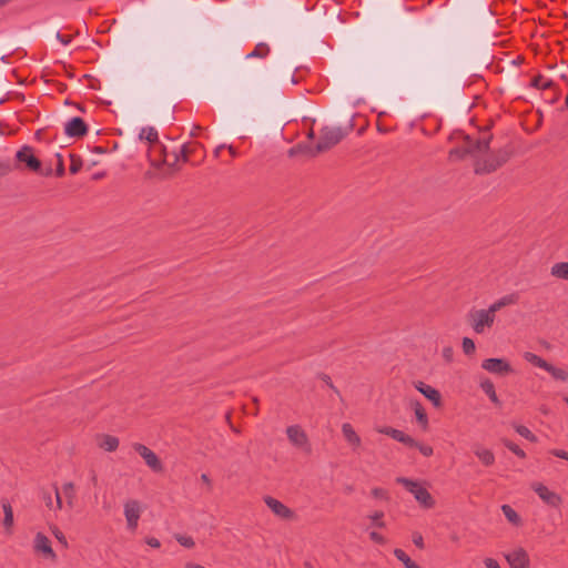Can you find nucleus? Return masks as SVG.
Here are the masks:
<instances>
[{
	"label": "nucleus",
	"mask_w": 568,
	"mask_h": 568,
	"mask_svg": "<svg viewBox=\"0 0 568 568\" xmlns=\"http://www.w3.org/2000/svg\"><path fill=\"white\" fill-rule=\"evenodd\" d=\"M398 484H402L418 501V504L425 508L430 509L435 506V499L430 493L422 486L418 481L412 480L406 477H398L396 479Z\"/></svg>",
	"instance_id": "5"
},
{
	"label": "nucleus",
	"mask_w": 568,
	"mask_h": 568,
	"mask_svg": "<svg viewBox=\"0 0 568 568\" xmlns=\"http://www.w3.org/2000/svg\"><path fill=\"white\" fill-rule=\"evenodd\" d=\"M16 160L23 169L39 173L43 176H50L52 174V168L48 166L45 170L42 169L41 161L36 156L33 148L30 145H23L17 153Z\"/></svg>",
	"instance_id": "3"
},
{
	"label": "nucleus",
	"mask_w": 568,
	"mask_h": 568,
	"mask_svg": "<svg viewBox=\"0 0 568 568\" xmlns=\"http://www.w3.org/2000/svg\"><path fill=\"white\" fill-rule=\"evenodd\" d=\"M484 564H485V567L486 568H501L498 564V561L494 558H486L484 560Z\"/></svg>",
	"instance_id": "50"
},
{
	"label": "nucleus",
	"mask_w": 568,
	"mask_h": 568,
	"mask_svg": "<svg viewBox=\"0 0 568 568\" xmlns=\"http://www.w3.org/2000/svg\"><path fill=\"white\" fill-rule=\"evenodd\" d=\"M227 150H229V152H230V154L232 156H236L237 155V152H236V150L234 149L233 145H229Z\"/></svg>",
	"instance_id": "58"
},
{
	"label": "nucleus",
	"mask_w": 568,
	"mask_h": 568,
	"mask_svg": "<svg viewBox=\"0 0 568 568\" xmlns=\"http://www.w3.org/2000/svg\"><path fill=\"white\" fill-rule=\"evenodd\" d=\"M318 376L329 388H332L336 394H339L338 389L334 386L331 377L327 374L321 373Z\"/></svg>",
	"instance_id": "45"
},
{
	"label": "nucleus",
	"mask_w": 568,
	"mask_h": 568,
	"mask_svg": "<svg viewBox=\"0 0 568 568\" xmlns=\"http://www.w3.org/2000/svg\"><path fill=\"white\" fill-rule=\"evenodd\" d=\"M52 534L54 535V537L57 538V540L64 547V548H68V541H67V538L64 536V534L57 527L54 526L52 529Z\"/></svg>",
	"instance_id": "41"
},
{
	"label": "nucleus",
	"mask_w": 568,
	"mask_h": 568,
	"mask_svg": "<svg viewBox=\"0 0 568 568\" xmlns=\"http://www.w3.org/2000/svg\"><path fill=\"white\" fill-rule=\"evenodd\" d=\"M139 138L140 140H146L150 144L164 150V146L159 141L158 131L153 126L142 128Z\"/></svg>",
	"instance_id": "19"
},
{
	"label": "nucleus",
	"mask_w": 568,
	"mask_h": 568,
	"mask_svg": "<svg viewBox=\"0 0 568 568\" xmlns=\"http://www.w3.org/2000/svg\"><path fill=\"white\" fill-rule=\"evenodd\" d=\"M514 428H515L516 433H518L520 436L528 439L529 442H531V443L537 442L536 435H534L528 427H526L524 425H514Z\"/></svg>",
	"instance_id": "37"
},
{
	"label": "nucleus",
	"mask_w": 568,
	"mask_h": 568,
	"mask_svg": "<svg viewBox=\"0 0 568 568\" xmlns=\"http://www.w3.org/2000/svg\"><path fill=\"white\" fill-rule=\"evenodd\" d=\"M43 500L45 501V505L51 508L52 507V498L49 493L43 494Z\"/></svg>",
	"instance_id": "53"
},
{
	"label": "nucleus",
	"mask_w": 568,
	"mask_h": 568,
	"mask_svg": "<svg viewBox=\"0 0 568 568\" xmlns=\"http://www.w3.org/2000/svg\"><path fill=\"white\" fill-rule=\"evenodd\" d=\"M394 556L403 562L405 568H422L415 561H413L409 556L400 548L394 549Z\"/></svg>",
	"instance_id": "28"
},
{
	"label": "nucleus",
	"mask_w": 568,
	"mask_h": 568,
	"mask_svg": "<svg viewBox=\"0 0 568 568\" xmlns=\"http://www.w3.org/2000/svg\"><path fill=\"white\" fill-rule=\"evenodd\" d=\"M549 454H551L555 457L568 460V452L564 449L554 448L549 450Z\"/></svg>",
	"instance_id": "46"
},
{
	"label": "nucleus",
	"mask_w": 568,
	"mask_h": 568,
	"mask_svg": "<svg viewBox=\"0 0 568 568\" xmlns=\"http://www.w3.org/2000/svg\"><path fill=\"white\" fill-rule=\"evenodd\" d=\"M518 302V295L513 293L503 296L501 298L497 300L495 303H493L488 310L496 316V312L500 311L503 307L508 305H514Z\"/></svg>",
	"instance_id": "20"
},
{
	"label": "nucleus",
	"mask_w": 568,
	"mask_h": 568,
	"mask_svg": "<svg viewBox=\"0 0 568 568\" xmlns=\"http://www.w3.org/2000/svg\"><path fill=\"white\" fill-rule=\"evenodd\" d=\"M342 433L345 439L353 446L358 447L361 445V437L354 430L353 426L349 423H344L342 425Z\"/></svg>",
	"instance_id": "24"
},
{
	"label": "nucleus",
	"mask_w": 568,
	"mask_h": 568,
	"mask_svg": "<svg viewBox=\"0 0 568 568\" xmlns=\"http://www.w3.org/2000/svg\"><path fill=\"white\" fill-rule=\"evenodd\" d=\"M480 136L473 138L471 135L464 136V145L466 149H469V154L486 152L489 149V143L493 139V134L489 132V129H485L480 131Z\"/></svg>",
	"instance_id": "7"
},
{
	"label": "nucleus",
	"mask_w": 568,
	"mask_h": 568,
	"mask_svg": "<svg viewBox=\"0 0 568 568\" xmlns=\"http://www.w3.org/2000/svg\"><path fill=\"white\" fill-rule=\"evenodd\" d=\"M550 275L559 280L568 281V262L555 263L550 268Z\"/></svg>",
	"instance_id": "25"
},
{
	"label": "nucleus",
	"mask_w": 568,
	"mask_h": 568,
	"mask_svg": "<svg viewBox=\"0 0 568 568\" xmlns=\"http://www.w3.org/2000/svg\"><path fill=\"white\" fill-rule=\"evenodd\" d=\"M481 367L496 375L506 376L514 372L511 365L504 358H487L481 363Z\"/></svg>",
	"instance_id": "12"
},
{
	"label": "nucleus",
	"mask_w": 568,
	"mask_h": 568,
	"mask_svg": "<svg viewBox=\"0 0 568 568\" xmlns=\"http://www.w3.org/2000/svg\"><path fill=\"white\" fill-rule=\"evenodd\" d=\"M88 125L80 116L72 118L65 123L64 133L70 138H82L88 133Z\"/></svg>",
	"instance_id": "13"
},
{
	"label": "nucleus",
	"mask_w": 568,
	"mask_h": 568,
	"mask_svg": "<svg viewBox=\"0 0 568 568\" xmlns=\"http://www.w3.org/2000/svg\"><path fill=\"white\" fill-rule=\"evenodd\" d=\"M142 513V507L139 500L129 499L124 503V516L126 519V525L130 530H135L138 528V523Z\"/></svg>",
	"instance_id": "10"
},
{
	"label": "nucleus",
	"mask_w": 568,
	"mask_h": 568,
	"mask_svg": "<svg viewBox=\"0 0 568 568\" xmlns=\"http://www.w3.org/2000/svg\"><path fill=\"white\" fill-rule=\"evenodd\" d=\"M565 104H566V108L568 109V93H567V97H566V100H565Z\"/></svg>",
	"instance_id": "64"
},
{
	"label": "nucleus",
	"mask_w": 568,
	"mask_h": 568,
	"mask_svg": "<svg viewBox=\"0 0 568 568\" xmlns=\"http://www.w3.org/2000/svg\"><path fill=\"white\" fill-rule=\"evenodd\" d=\"M119 444V438L113 435L102 434L98 436V446L105 452H115Z\"/></svg>",
	"instance_id": "18"
},
{
	"label": "nucleus",
	"mask_w": 568,
	"mask_h": 568,
	"mask_svg": "<svg viewBox=\"0 0 568 568\" xmlns=\"http://www.w3.org/2000/svg\"><path fill=\"white\" fill-rule=\"evenodd\" d=\"M531 489L539 496V498L548 506L558 508L562 499L560 495L550 490L547 486L541 483H532Z\"/></svg>",
	"instance_id": "9"
},
{
	"label": "nucleus",
	"mask_w": 568,
	"mask_h": 568,
	"mask_svg": "<svg viewBox=\"0 0 568 568\" xmlns=\"http://www.w3.org/2000/svg\"><path fill=\"white\" fill-rule=\"evenodd\" d=\"M474 454L486 467H489L495 463V455L490 449L484 448L481 446H476L474 449Z\"/></svg>",
	"instance_id": "21"
},
{
	"label": "nucleus",
	"mask_w": 568,
	"mask_h": 568,
	"mask_svg": "<svg viewBox=\"0 0 568 568\" xmlns=\"http://www.w3.org/2000/svg\"><path fill=\"white\" fill-rule=\"evenodd\" d=\"M372 495L375 498H381V499H387L388 498L387 490H385L383 488H379V487L373 488L372 489Z\"/></svg>",
	"instance_id": "44"
},
{
	"label": "nucleus",
	"mask_w": 568,
	"mask_h": 568,
	"mask_svg": "<svg viewBox=\"0 0 568 568\" xmlns=\"http://www.w3.org/2000/svg\"><path fill=\"white\" fill-rule=\"evenodd\" d=\"M201 480H202L204 484H206V485L211 488L212 483H211L210 477H209L206 474H202V475H201Z\"/></svg>",
	"instance_id": "54"
},
{
	"label": "nucleus",
	"mask_w": 568,
	"mask_h": 568,
	"mask_svg": "<svg viewBox=\"0 0 568 568\" xmlns=\"http://www.w3.org/2000/svg\"><path fill=\"white\" fill-rule=\"evenodd\" d=\"M558 100H559V93H558V92H555V95H551V100H550V102H551V103H554V102H556V101H558Z\"/></svg>",
	"instance_id": "60"
},
{
	"label": "nucleus",
	"mask_w": 568,
	"mask_h": 568,
	"mask_svg": "<svg viewBox=\"0 0 568 568\" xmlns=\"http://www.w3.org/2000/svg\"><path fill=\"white\" fill-rule=\"evenodd\" d=\"M264 503L272 510V513L281 519L284 520H294L296 518L295 511L288 508L278 499L266 496L264 497Z\"/></svg>",
	"instance_id": "11"
},
{
	"label": "nucleus",
	"mask_w": 568,
	"mask_h": 568,
	"mask_svg": "<svg viewBox=\"0 0 568 568\" xmlns=\"http://www.w3.org/2000/svg\"><path fill=\"white\" fill-rule=\"evenodd\" d=\"M201 130L202 128L200 125H194L193 130L191 131V135L196 136Z\"/></svg>",
	"instance_id": "56"
},
{
	"label": "nucleus",
	"mask_w": 568,
	"mask_h": 568,
	"mask_svg": "<svg viewBox=\"0 0 568 568\" xmlns=\"http://www.w3.org/2000/svg\"><path fill=\"white\" fill-rule=\"evenodd\" d=\"M11 169V164L8 161H0V178L7 175Z\"/></svg>",
	"instance_id": "47"
},
{
	"label": "nucleus",
	"mask_w": 568,
	"mask_h": 568,
	"mask_svg": "<svg viewBox=\"0 0 568 568\" xmlns=\"http://www.w3.org/2000/svg\"><path fill=\"white\" fill-rule=\"evenodd\" d=\"M468 154H469V149H466L465 146L454 148L449 151L448 158L452 161H457V160H463Z\"/></svg>",
	"instance_id": "35"
},
{
	"label": "nucleus",
	"mask_w": 568,
	"mask_h": 568,
	"mask_svg": "<svg viewBox=\"0 0 568 568\" xmlns=\"http://www.w3.org/2000/svg\"><path fill=\"white\" fill-rule=\"evenodd\" d=\"M413 542L419 549H424V547H425L424 538H423V536L420 534H414Z\"/></svg>",
	"instance_id": "48"
},
{
	"label": "nucleus",
	"mask_w": 568,
	"mask_h": 568,
	"mask_svg": "<svg viewBox=\"0 0 568 568\" xmlns=\"http://www.w3.org/2000/svg\"><path fill=\"white\" fill-rule=\"evenodd\" d=\"M352 129L353 124H349L345 130L341 126H324L315 146V154L325 152L338 144Z\"/></svg>",
	"instance_id": "2"
},
{
	"label": "nucleus",
	"mask_w": 568,
	"mask_h": 568,
	"mask_svg": "<svg viewBox=\"0 0 568 568\" xmlns=\"http://www.w3.org/2000/svg\"><path fill=\"white\" fill-rule=\"evenodd\" d=\"M480 388L496 406H501V402L499 400L495 390V385L490 379L486 378L481 381Z\"/></svg>",
	"instance_id": "23"
},
{
	"label": "nucleus",
	"mask_w": 568,
	"mask_h": 568,
	"mask_svg": "<svg viewBox=\"0 0 568 568\" xmlns=\"http://www.w3.org/2000/svg\"><path fill=\"white\" fill-rule=\"evenodd\" d=\"M270 53V47L264 43V42H261V43H257L254 48V50L252 52H250L246 58L247 59H251V58H265L267 57Z\"/></svg>",
	"instance_id": "31"
},
{
	"label": "nucleus",
	"mask_w": 568,
	"mask_h": 568,
	"mask_svg": "<svg viewBox=\"0 0 568 568\" xmlns=\"http://www.w3.org/2000/svg\"><path fill=\"white\" fill-rule=\"evenodd\" d=\"M501 511L504 516L507 518L509 523H511L515 526H519L521 524L520 516L517 514V511L509 505H503Z\"/></svg>",
	"instance_id": "27"
},
{
	"label": "nucleus",
	"mask_w": 568,
	"mask_h": 568,
	"mask_svg": "<svg viewBox=\"0 0 568 568\" xmlns=\"http://www.w3.org/2000/svg\"><path fill=\"white\" fill-rule=\"evenodd\" d=\"M412 408L420 427L426 430L428 428V416L425 408L418 400L412 402Z\"/></svg>",
	"instance_id": "22"
},
{
	"label": "nucleus",
	"mask_w": 568,
	"mask_h": 568,
	"mask_svg": "<svg viewBox=\"0 0 568 568\" xmlns=\"http://www.w3.org/2000/svg\"><path fill=\"white\" fill-rule=\"evenodd\" d=\"M133 449L144 459L148 467L154 473L163 471V464L158 457V455L150 449L148 446L135 443L133 444Z\"/></svg>",
	"instance_id": "8"
},
{
	"label": "nucleus",
	"mask_w": 568,
	"mask_h": 568,
	"mask_svg": "<svg viewBox=\"0 0 568 568\" xmlns=\"http://www.w3.org/2000/svg\"><path fill=\"white\" fill-rule=\"evenodd\" d=\"M305 568H313V566L311 565V562H305L304 564Z\"/></svg>",
	"instance_id": "62"
},
{
	"label": "nucleus",
	"mask_w": 568,
	"mask_h": 568,
	"mask_svg": "<svg viewBox=\"0 0 568 568\" xmlns=\"http://www.w3.org/2000/svg\"><path fill=\"white\" fill-rule=\"evenodd\" d=\"M462 346H463V351L466 355H471L475 353L476 346L471 338L464 337Z\"/></svg>",
	"instance_id": "40"
},
{
	"label": "nucleus",
	"mask_w": 568,
	"mask_h": 568,
	"mask_svg": "<svg viewBox=\"0 0 568 568\" xmlns=\"http://www.w3.org/2000/svg\"><path fill=\"white\" fill-rule=\"evenodd\" d=\"M181 153H182L183 161H184V162H187V160H189V152H187V149H186V146H185V145H184V146H182V149H181Z\"/></svg>",
	"instance_id": "55"
},
{
	"label": "nucleus",
	"mask_w": 568,
	"mask_h": 568,
	"mask_svg": "<svg viewBox=\"0 0 568 568\" xmlns=\"http://www.w3.org/2000/svg\"><path fill=\"white\" fill-rule=\"evenodd\" d=\"M82 165H83V161H82L81 156L78 154L71 153L70 154V169H69L70 173L77 174L82 169Z\"/></svg>",
	"instance_id": "36"
},
{
	"label": "nucleus",
	"mask_w": 568,
	"mask_h": 568,
	"mask_svg": "<svg viewBox=\"0 0 568 568\" xmlns=\"http://www.w3.org/2000/svg\"><path fill=\"white\" fill-rule=\"evenodd\" d=\"M2 508L4 513L3 526L9 530L13 525V510L9 503H3Z\"/></svg>",
	"instance_id": "33"
},
{
	"label": "nucleus",
	"mask_w": 568,
	"mask_h": 568,
	"mask_svg": "<svg viewBox=\"0 0 568 568\" xmlns=\"http://www.w3.org/2000/svg\"><path fill=\"white\" fill-rule=\"evenodd\" d=\"M34 549L36 551L42 552L44 556L55 560L57 555L51 547V541L49 538L42 532H38L34 538Z\"/></svg>",
	"instance_id": "17"
},
{
	"label": "nucleus",
	"mask_w": 568,
	"mask_h": 568,
	"mask_svg": "<svg viewBox=\"0 0 568 568\" xmlns=\"http://www.w3.org/2000/svg\"><path fill=\"white\" fill-rule=\"evenodd\" d=\"M510 568H529V557L524 548L515 549L506 555Z\"/></svg>",
	"instance_id": "14"
},
{
	"label": "nucleus",
	"mask_w": 568,
	"mask_h": 568,
	"mask_svg": "<svg viewBox=\"0 0 568 568\" xmlns=\"http://www.w3.org/2000/svg\"><path fill=\"white\" fill-rule=\"evenodd\" d=\"M531 87L540 89V90H548L555 88V83L546 79L544 75L538 74L531 80Z\"/></svg>",
	"instance_id": "29"
},
{
	"label": "nucleus",
	"mask_w": 568,
	"mask_h": 568,
	"mask_svg": "<svg viewBox=\"0 0 568 568\" xmlns=\"http://www.w3.org/2000/svg\"><path fill=\"white\" fill-rule=\"evenodd\" d=\"M55 156H57L55 175L61 178L64 175V172H65L63 158L60 153H57Z\"/></svg>",
	"instance_id": "42"
},
{
	"label": "nucleus",
	"mask_w": 568,
	"mask_h": 568,
	"mask_svg": "<svg viewBox=\"0 0 568 568\" xmlns=\"http://www.w3.org/2000/svg\"><path fill=\"white\" fill-rule=\"evenodd\" d=\"M513 154L509 146L498 149L490 153L487 158L477 160L475 163L474 171L478 175L489 174L501 168L508 162Z\"/></svg>",
	"instance_id": "1"
},
{
	"label": "nucleus",
	"mask_w": 568,
	"mask_h": 568,
	"mask_svg": "<svg viewBox=\"0 0 568 568\" xmlns=\"http://www.w3.org/2000/svg\"><path fill=\"white\" fill-rule=\"evenodd\" d=\"M288 440L296 447H305L308 445L306 433L298 425H292L286 428Z\"/></svg>",
	"instance_id": "15"
},
{
	"label": "nucleus",
	"mask_w": 568,
	"mask_h": 568,
	"mask_svg": "<svg viewBox=\"0 0 568 568\" xmlns=\"http://www.w3.org/2000/svg\"><path fill=\"white\" fill-rule=\"evenodd\" d=\"M501 442L504 446L508 448L511 453H514L516 456H518L521 459L526 458V453L517 444L506 438H504Z\"/></svg>",
	"instance_id": "34"
},
{
	"label": "nucleus",
	"mask_w": 568,
	"mask_h": 568,
	"mask_svg": "<svg viewBox=\"0 0 568 568\" xmlns=\"http://www.w3.org/2000/svg\"><path fill=\"white\" fill-rule=\"evenodd\" d=\"M369 538L372 541H374L375 544H378V545H385L386 544V539L384 538V536H382L379 532L377 531H372L369 534Z\"/></svg>",
	"instance_id": "43"
},
{
	"label": "nucleus",
	"mask_w": 568,
	"mask_h": 568,
	"mask_svg": "<svg viewBox=\"0 0 568 568\" xmlns=\"http://www.w3.org/2000/svg\"><path fill=\"white\" fill-rule=\"evenodd\" d=\"M224 148V145H219V148L216 149L215 153L217 154L220 152V150H222Z\"/></svg>",
	"instance_id": "63"
},
{
	"label": "nucleus",
	"mask_w": 568,
	"mask_h": 568,
	"mask_svg": "<svg viewBox=\"0 0 568 568\" xmlns=\"http://www.w3.org/2000/svg\"><path fill=\"white\" fill-rule=\"evenodd\" d=\"M185 568H205V567H203V566H201L199 564H195V562H187L185 565Z\"/></svg>",
	"instance_id": "57"
},
{
	"label": "nucleus",
	"mask_w": 568,
	"mask_h": 568,
	"mask_svg": "<svg viewBox=\"0 0 568 568\" xmlns=\"http://www.w3.org/2000/svg\"><path fill=\"white\" fill-rule=\"evenodd\" d=\"M450 355H452V348H445V349H444V356H445L446 358H449V357H450Z\"/></svg>",
	"instance_id": "59"
},
{
	"label": "nucleus",
	"mask_w": 568,
	"mask_h": 568,
	"mask_svg": "<svg viewBox=\"0 0 568 568\" xmlns=\"http://www.w3.org/2000/svg\"><path fill=\"white\" fill-rule=\"evenodd\" d=\"M495 315L487 310H471L467 314V322L477 334H483L486 328H490L495 322Z\"/></svg>",
	"instance_id": "6"
},
{
	"label": "nucleus",
	"mask_w": 568,
	"mask_h": 568,
	"mask_svg": "<svg viewBox=\"0 0 568 568\" xmlns=\"http://www.w3.org/2000/svg\"><path fill=\"white\" fill-rule=\"evenodd\" d=\"M63 494L67 498L68 506L73 507V500L75 498V489L73 483L69 481L62 486Z\"/></svg>",
	"instance_id": "32"
},
{
	"label": "nucleus",
	"mask_w": 568,
	"mask_h": 568,
	"mask_svg": "<svg viewBox=\"0 0 568 568\" xmlns=\"http://www.w3.org/2000/svg\"><path fill=\"white\" fill-rule=\"evenodd\" d=\"M368 517H369V519H372L374 526H376L378 528H385L386 524L383 520V518H384L383 511H381V510L375 511L374 514L369 515Z\"/></svg>",
	"instance_id": "39"
},
{
	"label": "nucleus",
	"mask_w": 568,
	"mask_h": 568,
	"mask_svg": "<svg viewBox=\"0 0 568 568\" xmlns=\"http://www.w3.org/2000/svg\"><path fill=\"white\" fill-rule=\"evenodd\" d=\"M415 388L422 393L427 399H429L435 407L442 406V396L440 393L432 387L430 385L425 384L424 382H416Z\"/></svg>",
	"instance_id": "16"
},
{
	"label": "nucleus",
	"mask_w": 568,
	"mask_h": 568,
	"mask_svg": "<svg viewBox=\"0 0 568 568\" xmlns=\"http://www.w3.org/2000/svg\"><path fill=\"white\" fill-rule=\"evenodd\" d=\"M376 430L379 434H384V435L392 437L393 439L404 444L405 446L417 448L425 457H429L434 453L432 446L418 443L412 436L405 434L404 432H402L399 429H396V428H393L389 426H383V427L376 428Z\"/></svg>",
	"instance_id": "4"
},
{
	"label": "nucleus",
	"mask_w": 568,
	"mask_h": 568,
	"mask_svg": "<svg viewBox=\"0 0 568 568\" xmlns=\"http://www.w3.org/2000/svg\"><path fill=\"white\" fill-rule=\"evenodd\" d=\"M307 136H308L310 139H313V138H314V131H313V130H310V132H308Z\"/></svg>",
	"instance_id": "61"
},
{
	"label": "nucleus",
	"mask_w": 568,
	"mask_h": 568,
	"mask_svg": "<svg viewBox=\"0 0 568 568\" xmlns=\"http://www.w3.org/2000/svg\"><path fill=\"white\" fill-rule=\"evenodd\" d=\"M145 542L152 547V548H160L161 547V542L158 538L155 537H146L145 538Z\"/></svg>",
	"instance_id": "49"
},
{
	"label": "nucleus",
	"mask_w": 568,
	"mask_h": 568,
	"mask_svg": "<svg viewBox=\"0 0 568 568\" xmlns=\"http://www.w3.org/2000/svg\"><path fill=\"white\" fill-rule=\"evenodd\" d=\"M523 357L525 358V361H527L531 365L542 368V369H545V367L548 364L547 361H545L544 358H541L540 356H538L531 352H525Z\"/></svg>",
	"instance_id": "30"
},
{
	"label": "nucleus",
	"mask_w": 568,
	"mask_h": 568,
	"mask_svg": "<svg viewBox=\"0 0 568 568\" xmlns=\"http://www.w3.org/2000/svg\"><path fill=\"white\" fill-rule=\"evenodd\" d=\"M545 371L548 372L556 381L568 382V371L564 368L556 367L548 363Z\"/></svg>",
	"instance_id": "26"
},
{
	"label": "nucleus",
	"mask_w": 568,
	"mask_h": 568,
	"mask_svg": "<svg viewBox=\"0 0 568 568\" xmlns=\"http://www.w3.org/2000/svg\"><path fill=\"white\" fill-rule=\"evenodd\" d=\"M54 494H55L57 508L61 509L62 508V499H61L60 491L55 485H54Z\"/></svg>",
	"instance_id": "51"
},
{
	"label": "nucleus",
	"mask_w": 568,
	"mask_h": 568,
	"mask_svg": "<svg viewBox=\"0 0 568 568\" xmlns=\"http://www.w3.org/2000/svg\"><path fill=\"white\" fill-rule=\"evenodd\" d=\"M57 38H58V40H59L60 42H62L63 44H68V43L71 41L70 37H68V36H63V34H61L60 32H58V33H57Z\"/></svg>",
	"instance_id": "52"
},
{
	"label": "nucleus",
	"mask_w": 568,
	"mask_h": 568,
	"mask_svg": "<svg viewBox=\"0 0 568 568\" xmlns=\"http://www.w3.org/2000/svg\"><path fill=\"white\" fill-rule=\"evenodd\" d=\"M174 539L183 547L185 548H193L195 546V541L191 536L175 534Z\"/></svg>",
	"instance_id": "38"
}]
</instances>
